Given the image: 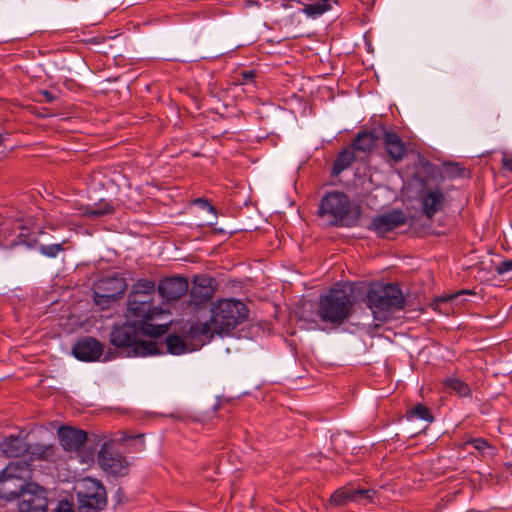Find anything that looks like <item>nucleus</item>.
<instances>
[{"label":"nucleus","instance_id":"nucleus-44","mask_svg":"<svg viewBox=\"0 0 512 512\" xmlns=\"http://www.w3.org/2000/svg\"><path fill=\"white\" fill-rule=\"evenodd\" d=\"M44 217V212H43V209H38L37 212L34 211V220H39L40 218H43Z\"/></svg>","mask_w":512,"mask_h":512},{"label":"nucleus","instance_id":"nucleus-17","mask_svg":"<svg viewBox=\"0 0 512 512\" xmlns=\"http://www.w3.org/2000/svg\"><path fill=\"white\" fill-rule=\"evenodd\" d=\"M383 144L388 156L395 162L401 161L407 154L404 142L395 132L383 130Z\"/></svg>","mask_w":512,"mask_h":512},{"label":"nucleus","instance_id":"nucleus-46","mask_svg":"<svg viewBox=\"0 0 512 512\" xmlns=\"http://www.w3.org/2000/svg\"><path fill=\"white\" fill-rule=\"evenodd\" d=\"M322 3H328V0H321Z\"/></svg>","mask_w":512,"mask_h":512},{"label":"nucleus","instance_id":"nucleus-35","mask_svg":"<svg viewBox=\"0 0 512 512\" xmlns=\"http://www.w3.org/2000/svg\"><path fill=\"white\" fill-rule=\"evenodd\" d=\"M194 203L198 206H200L202 209H206L208 212L212 213L214 216H216V210L210 202L205 198H197Z\"/></svg>","mask_w":512,"mask_h":512},{"label":"nucleus","instance_id":"nucleus-19","mask_svg":"<svg viewBox=\"0 0 512 512\" xmlns=\"http://www.w3.org/2000/svg\"><path fill=\"white\" fill-rule=\"evenodd\" d=\"M215 333L212 322L191 321L184 328V334L188 340H196L203 344Z\"/></svg>","mask_w":512,"mask_h":512},{"label":"nucleus","instance_id":"nucleus-7","mask_svg":"<svg viewBox=\"0 0 512 512\" xmlns=\"http://www.w3.org/2000/svg\"><path fill=\"white\" fill-rule=\"evenodd\" d=\"M79 512H99L107 505L106 490L96 479L84 478L75 487Z\"/></svg>","mask_w":512,"mask_h":512},{"label":"nucleus","instance_id":"nucleus-42","mask_svg":"<svg viewBox=\"0 0 512 512\" xmlns=\"http://www.w3.org/2000/svg\"><path fill=\"white\" fill-rule=\"evenodd\" d=\"M43 75L48 77V73L46 72L44 66L42 64H39L34 68V79H42Z\"/></svg>","mask_w":512,"mask_h":512},{"label":"nucleus","instance_id":"nucleus-27","mask_svg":"<svg viewBox=\"0 0 512 512\" xmlns=\"http://www.w3.org/2000/svg\"><path fill=\"white\" fill-rule=\"evenodd\" d=\"M444 385L460 397H467L471 394L470 387L458 378H447Z\"/></svg>","mask_w":512,"mask_h":512},{"label":"nucleus","instance_id":"nucleus-15","mask_svg":"<svg viewBox=\"0 0 512 512\" xmlns=\"http://www.w3.org/2000/svg\"><path fill=\"white\" fill-rule=\"evenodd\" d=\"M444 199V194L440 189H423L419 197L422 213L428 219H432L442 210Z\"/></svg>","mask_w":512,"mask_h":512},{"label":"nucleus","instance_id":"nucleus-12","mask_svg":"<svg viewBox=\"0 0 512 512\" xmlns=\"http://www.w3.org/2000/svg\"><path fill=\"white\" fill-rule=\"evenodd\" d=\"M406 216L400 210H394L390 213L380 215L373 219L371 229L380 237H385L390 231L404 225Z\"/></svg>","mask_w":512,"mask_h":512},{"label":"nucleus","instance_id":"nucleus-23","mask_svg":"<svg viewBox=\"0 0 512 512\" xmlns=\"http://www.w3.org/2000/svg\"><path fill=\"white\" fill-rule=\"evenodd\" d=\"M355 160V155L350 150H344L342 151L333 164V174L339 175L342 173L345 169H347Z\"/></svg>","mask_w":512,"mask_h":512},{"label":"nucleus","instance_id":"nucleus-32","mask_svg":"<svg viewBox=\"0 0 512 512\" xmlns=\"http://www.w3.org/2000/svg\"><path fill=\"white\" fill-rule=\"evenodd\" d=\"M40 253L46 257L54 258L60 252L64 251L63 243L44 245L41 244L38 247Z\"/></svg>","mask_w":512,"mask_h":512},{"label":"nucleus","instance_id":"nucleus-13","mask_svg":"<svg viewBox=\"0 0 512 512\" xmlns=\"http://www.w3.org/2000/svg\"><path fill=\"white\" fill-rule=\"evenodd\" d=\"M72 352L77 359L92 362L98 360L103 354V346L95 338L87 336L77 341Z\"/></svg>","mask_w":512,"mask_h":512},{"label":"nucleus","instance_id":"nucleus-37","mask_svg":"<svg viewBox=\"0 0 512 512\" xmlns=\"http://www.w3.org/2000/svg\"><path fill=\"white\" fill-rule=\"evenodd\" d=\"M371 493H374V492L371 490H365V489H352V495H353L354 501H357L359 499H364V498H370Z\"/></svg>","mask_w":512,"mask_h":512},{"label":"nucleus","instance_id":"nucleus-38","mask_svg":"<svg viewBox=\"0 0 512 512\" xmlns=\"http://www.w3.org/2000/svg\"><path fill=\"white\" fill-rule=\"evenodd\" d=\"M496 271L499 275H504L506 273H509L512 271V260H505L501 262L497 268Z\"/></svg>","mask_w":512,"mask_h":512},{"label":"nucleus","instance_id":"nucleus-22","mask_svg":"<svg viewBox=\"0 0 512 512\" xmlns=\"http://www.w3.org/2000/svg\"><path fill=\"white\" fill-rule=\"evenodd\" d=\"M15 229H17L19 232L17 234V240L13 241L12 245H26L27 247H30L32 245V228L30 223H22L21 221H17L14 224Z\"/></svg>","mask_w":512,"mask_h":512},{"label":"nucleus","instance_id":"nucleus-28","mask_svg":"<svg viewBox=\"0 0 512 512\" xmlns=\"http://www.w3.org/2000/svg\"><path fill=\"white\" fill-rule=\"evenodd\" d=\"M167 350L170 354L181 355L187 351L185 341L177 335H169L166 338Z\"/></svg>","mask_w":512,"mask_h":512},{"label":"nucleus","instance_id":"nucleus-26","mask_svg":"<svg viewBox=\"0 0 512 512\" xmlns=\"http://www.w3.org/2000/svg\"><path fill=\"white\" fill-rule=\"evenodd\" d=\"M56 457V447L52 444H34V459L51 461Z\"/></svg>","mask_w":512,"mask_h":512},{"label":"nucleus","instance_id":"nucleus-29","mask_svg":"<svg viewBox=\"0 0 512 512\" xmlns=\"http://www.w3.org/2000/svg\"><path fill=\"white\" fill-rule=\"evenodd\" d=\"M349 502H354L352 489L340 488L336 490L330 498V503L333 506H342Z\"/></svg>","mask_w":512,"mask_h":512},{"label":"nucleus","instance_id":"nucleus-39","mask_svg":"<svg viewBox=\"0 0 512 512\" xmlns=\"http://www.w3.org/2000/svg\"><path fill=\"white\" fill-rule=\"evenodd\" d=\"M241 80H238L241 85H248L254 83L255 73L254 71H245L241 73Z\"/></svg>","mask_w":512,"mask_h":512},{"label":"nucleus","instance_id":"nucleus-6","mask_svg":"<svg viewBox=\"0 0 512 512\" xmlns=\"http://www.w3.org/2000/svg\"><path fill=\"white\" fill-rule=\"evenodd\" d=\"M248 314L246 305L238 300H219L211 308V322L217 334H228L242 323Z\"/></svg>","mask_w":512,"mask_h":512},{"label":"nucleus","instance_id":"nucleus-3","mask_svg":"<svg viewBox=\"0 0 512 512\" xmlns=\"http://www.w3.org/2000/svg\"><path fill=\"white\" fill-rule=\"evenodd\" d=\"M15 461L9 463L0 473V499L12 501L26 492H30L32 486V467L30 460Z\"/></svg>","mask_w":512,"mask_h":512},{"label":"nucleus","instance_id":"nucleus-8","mask_svg":"<svg viewBox=\"0 0 512 512\" xmlns=\"http://www.w3.org/2000/svg\"><path fill=\"white\" fill-rule=\"evenodd\" d=\"M350 209V201L347 195L342 192L328 193L323 197L320 205L321 215L331 217V223L334 225L343 223Z\"/></svg>","mask_w":512,"mask_h":512},{"label":"nucleus","instance_id":"nucleus-43","mask_svg":"<svg viewBox=\"0 0 512 512\" xmlns=\"http://www.w3.org/2000/svg\"><path fill=\"white\" fill-rule=\"evenodd\" d=\"M39 93L42 94L45 97L46 101L49 103L53 102L56 99V96L48 90H40Z\"/></svg>","mask_w":512,"mask_h":512},{"label":"nucleus","instance_id":"nucleus-40","mask_svg":"<svg viewBox=\"0 0 512 512\" xmlns=\"http://www.w3.org/2000/svg\"><path fill=\"white\" fill-rule=\"evenodd\" d=\"M143 438H144V435H142V434H138V435H134V436L125 434L122 439L123 440H128V439L135 440L136 444H137V450L141 451L144 448V439Z\"/></svg>","mask_w":512,"mask_h":512},{"label":"nucleus","instance_id":"nucleus-10","mask_svg":"<svg viewBox=\"0 0 512 512\" xmlns=\"http://www.w3.org/2000/svg\"><path fill=\"white\" fill-rule=\"evenodd\" d=\"M99 466L107 473L116 476H124L128 471V463L125 458L111 450L108 443H104L97 455Z\"/></svg>","mask_w":512,"mask_h":512},{"label":"nucleus","instance_id":"nucleus-41","mask_svg":"<svg viewBox=\"0 0 512 512\" xmlns=\"http://www.w3.org/2000/svg\"><path fill=\"white\" fill-rule=\"evenodd\" d=\"M502 166L504 169L512 172V154L507 152L502 153Z\"/></svg>","mask_w":512,"mask_h":512},{"label":"nucleus","instance_id":"nucleus-5","mask_svg":"<svg viewBox=\"0 0 512 512\" xmlns=\"http://www.w3.org/2000/svg\"><path fill=\"white\" fill-rule=\"evenodd\" d=\"M353 300L344 287L331 288L319 297L317 315L322 322L343 324L351 315Z\"/></svg>","mask_w":512,"mask_h":512},{"label":"nucleus","instance_id":"nucleus-24","mask_svg":"<svg viewBox=\"0 0 512 512\" xmlns=\"http://www.w3.org/2000/svg\"><path fill=\"white\" fill-rule=\"evenodd\" d=\"M155 292V283L149 279H140L133 286L129 294H132V297H136L137 295H145L149 297H153Z\"/></svg>","mask_w":512,"mask_h":512},{"label":"nucleus","instance_id":"nucleus-31","mask_svg":"<svg viewBox=\"0 0 512 512\" xmlns=\"http://www.w3.org/2000/svg\"><path fill=\"white\" fill-rule=\"evenodd\" d=\"M409 418H417L427 422L433 421V416L431 415L430 410L422 404H417L410 410Z\"/></svg>","mask_w":512,"mask_h":512},{"label":"nucleus","instance_id":"nucleus-9","mask_svg":"<svg viewBox=\"0 0 512 512\" xmlns=\"http://www.w3.org/2000/svg\"><path fill=\"white\" fill-rule=\"evenodd\" d=\"M127 284L120 276L101 279L94 292V301L98 306L106 308L112 301L118 299L126 290Z\"/></svg>","mask_w":512,"mask_h":512},{"label":"nucleus","instance_id":"nucleus-18","mask_svg":"<svg viewBox=\"0 0 512 512\" xmlns=\"http://www.w3.org/2000/svg\"><path fill=\"white\" fill-rule=\"evenodd\" d=\"M190 295L196 305L208 301L213 295L211 278L204 275L195 276L190 289Z\"/></svg>","mask_w":512,"mask_h":512},{"label":"nucleus","instance_id":"nucleus-33","mask_svg":"<svg viewBox=\"0 0 512 512\" xmlns=\"http://www.w3.org/2000/svg\"><path fill=\"white\" fill-rule=\"evenodd\" d=\"M467 444L471 445L474 449L482 454H484L487 449L492 448V446L483 438L471 439L467 442Z\"/></svg>","mask_w":512,"mask_h":512},{"label":"nucleus","instance_id":"nucleus-14","mask_svg":"<svg viewBox=\"0 0 512 512\" xmlns=\"http://www.w3.org/2000/svg\"><path fill=\"white\" fill-rule=\"evenodd\" d=\"M58 438L64 450L78 452L87 440V433L71 426H60L58 428Z\"/></svg>","mask_w":512,"mask_h":512},{"label":"nucleus","instance_id":"nucleus-2","mask_svg":"<svg viewBox=\"0 0 512 512\" xmlns=\"http://www.w3.org/2000/svg\"><path fill=\"white\" fill-rule=\"evenodd\" d=\"M139 322H126L115 326L110 333V343L126 357H146L158 353L157 346L152 341L138 339Z\"/></svg>","mask_w":512,"mask_h":512},{"label":"nucleus","instance_id":"nucleus-11","mask_svg":"<svg viewBox=\"0 0 512 512\" xmlns=\"http://www.w3.org/2000/svg\"><path fill=\"white\" fill-rule=\"evenodd\" d=\"M30 432L22 429L5 437L1 443V449L7 457H19L30 449L28 440Z\"/></svg>","mask_w":512,"mask_h":512},{"label":"nucleus","instance_id":"nucleus-45","mask_svg":"<svg viewBox=\"0 0 512 512\" xmlns=\"http://www.w3.org/2000/svg\"><path fill=\"white\" fill-rule=\"evenodd\" d=\"M456 297V295H450V296H447V297H440L438 298V302H446V301H449V300H452Z\"/></svg>","mask_w":512,"mask_h":512},{"label":"nucleus","instance_id":"nucleus-25","mask_svg":"<svg viewBox=\"0 0 512 512\" xmlns=\"http://www.w3.org/2000/svg\"><path fill=\"white\" fill-rule=\"evenodd\" d=\"M114 213V207L107 201L101 200L93 206H89L85 209L84 214L88 217H101L104 215Z\"/></svg>","mask_w":512,"mask_h":512},{"label":"nucleus","instance_id":"nucleus-30","mask_svg":"<svg viewBox=\"0 0 512 512\" xmlns=\"http://www.w3.org/2000/svg\"><path fill=\"white\" fill-rule=\"evenodd\" d=\"M331 6L328 3L317 2L314 4H308L304 6L302 12L313 19L321 16L325 12L329 11Z\"/></svg>","mask_w":512,"mask_h":512},{"label":"nucleus","instance_id":"nucleus-16","mask_svg":"<svg viewBox=\"0 0 512 512\" xmlns=\"http://www.w3.org/2000/svg\"><path fill=\"white\" fill-rule=\"evenodd\" d=\"M188 289V281L182 277L165 278L158 286L160 295L169 301L181 298L187 293Z\"/></svg>","mask_w":512,"mask_h":512},{"label":"nucleus","instance_id":"nucleus-34","mask_svg":"<svg viewBox=\"0 0 512 512\" xmlns=\"http://www.w3.org/2000/svg\"><path fill=\"white\" fill-rule=\"evenodd\" d=\"M24 496H27V498L22 499L18 503V511L32 512V490L30 489V492H26Z\"/></svg>","mask_w":512,"mask_h":512},{"label":"nucleus","instance_id":"nucleus-20","mask_svg":"<svg viewBox=\"0 0 512 512\" xmlns=\"http://www.w3.org/2000/svg\"><path fill=\"white\" fill-rule=\"evenodd\" d=\"M56 500V493L34 483V512H47L48 505Z\"/></svg>","mask_w":512,"mask_h":512},{"label":"nucleus","instance_id":"nucleus-36","mask_svg":"<svg viewBox=\"0 0 512 512\" xmlns=\"http://www.w3.org/2000/svg\"><path fill=\"white\" fill-rule=\"evenodd\" d=\"M53 512H75L73 504L69 501H59Z\"/></svg>","mask_w":512,"mask_h":512},{"label":"nucleus","instance_id":"nucleus-21","mask_svg":"<svg viewBox=\"0 0 512 512\" xmlns=\"http://www.w3.org/2000/svg\"><path fill=\"white\" fill-rule=\"evenodd\" d=\"M378 140L379 136L375 132H360L354 141V148L362 152H368L377 145Z\"/></svg>","mask_w":512,"mask_h":512},{"label":"nucleus","instance_id":"nucleus-4","mask_svg":"<svg viewBox=\"0 0 512 512\" xmlns=\"http://www.w3.org/2000/svg\"><path fill=\"white\" fill-rule=\"evenodd\" d=\"M405 298L396 284H377L367 293V305L375 320L384 322L404 307Z\"/></svg>","mask_w":512,"mask_h":512},{"label":"nucleus","instance_id":"nucleus-1","mask_svg":"<svg viewBox=\"0 0 512 512\" xmlns=\"http://www.w3.org/2000/svg\"><path fill=\"white\" fill-rule=\"evenodd\" d=\"M153 297L145 295H137L132 297L128 296V315L134 317L135 321L139 322L141 333L150 336L158 337L168 331L171 320L168 313L164 312L152 304Z\"/></svg>","mask_w":512,"mask_h":512}]
</instances>
